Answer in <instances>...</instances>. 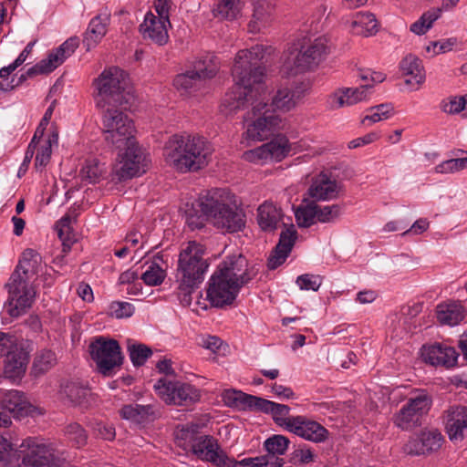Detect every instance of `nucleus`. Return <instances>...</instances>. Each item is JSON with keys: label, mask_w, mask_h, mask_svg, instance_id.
<instances>
[{"label": "nucleus", "mask_w": 467, "mask_h": 467, "mask_svg": "<svg viewBox=\"0 0 467 467\" xmlns=\"http://www.w3.org/2000/svg\"><path fill=\"white\" fill-rule=\"evenodd\" d=\"M297 238V233L292 224L290 227L285 228L281 234L279 242L276 244L275 248L282 250L287 254H290L296 240Z\"/></svg>", "instance_id": "obj_56"}, {"label": "nucleus", "mask_w": 467, "mask_h": 467, "mask_svg": "<svg viewBox=\"0 0 467 467\" xmlns=\"http://www.w3.org/2000/svg\"><path fill=\"white\" fill-rule=\"evenodd\" d=\"M243 7L242 0H217L215 16L228 20L238 17Z\"/></svg>", "instance_id": "obj_42"}, {"label": "nucleus", "mask_w": 467, "mask_h": 467, "mask_svg": "<svg viewBox=\"0 0 467 467\" xmlns=\"http://www.w3.org/2000/svg\"><path fill=\"white\" fill-rule=\"evenodd\" d=\"M56 363L57 358L55 353L49 349H43L35 358L32 373L35 376L42 375L54 367Z\"/></svg>", "instance_id": "obj_41"}, {"label": "nucleus", "mask_w": 467, "mask_h": 467, "mask_svg": "<svg viewBox=\"0 0 467 467\" xmlns=\"http://www.w3.org/2000/svg\"><path fill=\"white\" fill-rule=\"evenodd\" d=\"M341 186L327 174L320 173L315 177L307 192L313 201H330L337 198Z\"/></svg>", "instance_id": "obj_25"}, {"label": "nucleus", "mask_w": 467, "mask_h": 467, "mask_svg": "<svg viewBox=\"0 0 467 467\" xmlns=\"http://www.w3.org/2000/svg\"><path fill=\"white\" fill-rule=\"evenodd\" d=\"M152 414L153 408L150 405L127 404L119 410L122 419L137 424L148 420Z\"/></svg>", "instance_id": "obj_38"}, {"label": "nucleus", "mask_w": 467, "mask_h": 467, "mask_svg": "<svg viewBox=\"0 0 467 467\" xmlns=\"http://www.w3.org/2000/svg\"><path fill=\"white\" fill-rule=\"evenodd\" d=\"M281 218V210L272 202H265L258 208V223L264 231H275L277 228Z\"/></svg>", "instance_id": "obj_33"}, {"label": "nucleus", "mask_w": 467, "mask_h": 467, "mask_svg": "<svg viewBox=\"0 0 467 467\" xmlns=\"http://www.w3.org/2000/svg\"><path fill=\"white\" fill-rule=\"evenodd\" d=\"M289 254L275 248L267 261V266L269 269L274 270L285 263Z\"/></svg>", "instance_id": "obj_63"}, {"label": "nucleus", "mask_w": 467, "mask_h": 467, "mask_svg": "<svg viewBox=\"0 0 467 467\" xmlns=\"http://www.w3.org/2000/svg\"><path fill=\"white\" fill-rule=\"evenodd\" d=\"M441 9H431L422 14V16L410 25V31L416 35L425 34L431 26L432 24L441 16Z\"/></svg>", "instance_id": "obj_43"}, {"label": "nucleus", "mask_w": 467, "mask_h": 467, "mask_svg": "<svg viewBox=\"0 0 467 467\" xmlns=\"http://www.w3.org/2000/svg\"><path fill=\"white\" fill-rule=\"evenodd\" d=\"M17 457L21 460L17 467H60L54 450L34 438L22 441L17 450Z\"/></svg>", "instance_id": "obj_12"}, {"label": "nucleus", "mask_w": 467, "mask_h": 467, "mask_svg": "<svg viewBox=\"0 0 467 467\" xmlns=\"http://www.w3.org/2000/svg\"><path fill=\"white\" fill-rule=\"evenodd\" d=\"M78 47V39L77 37H70L67 39L57 49L49 53L48 57L42 59L35 66L27 69L26 74H22L19 81L16 84L22 82L27 78H33L39 74H48L60 66L68 57H70L77 47Z\"/></svg>", "instance_id": "obj_15"}, {"label": "nucleus", "mask_w": 467, "mask_h": 467, "mask_svg": "<svg viewBox=\"0 0 467 467\" xmlns=\"http://www.w3.org/2000/svg\"><path fill=\"white\" fill-rule=\"evenodd\" d=\"M165 276V271L157 261H153L148 265L146 271L141 275V279L146 285H158L162 283Z\"/></svg>", "instance_id": "obj_49"}, {"label": "nucleus", "mask_w": 467, "mask_h": 467, "mask_svg": "<svg viewBox=\"0 0 467 467\" xmlns=\"http://www.w3.org/2000/svg\"><path fill=\"white\" fill-rule=\"evenodd\" d=\"M351 30L356 35L371 36L378 32V23L372 13L358 12L354 16Z\"/></svg>", "instance_id": "obj_36"}, {"label": "nucleus", "mask_w": 467, "mask_h": 467, "mask_svg": "<svg viewBox=\"0 0 467 467\" xmlns=\"http://www.w3.org/2000/svg\"><path fill=\"white\" fill-rule=\"evenodd\" d=\"M288 438L283 435H274L265 441V448L271 455H283L289 445Z\"/></svg>", "instance_id": "obj_52"}, {"label": "nucleus", "mask_w": 467, "mask_h": 467, "mask_svg": "<svg viewBox=\"0 0 467 467\" xmlns=\"http://www.w3.org/2000/svg\"><path fill=\"white\" fill-rule=\"evenodd\" d=\"M431 405V397L427 393H420L410 398L408 402L394 415L395 426L402 431H411L421 425V418Z\"/></svg>", "instance_id": "obj_14"}, {"label": "nucleus", "mask_w": 467, "mask_h": 467, "mask_svg": "<svg viewBox=\"0 0 467 467\" xmlns=\"http://www.w3.org/2000/svg\"><path fill=\"white\" fill-rule=\"evenodd\" d=\"M302 94L303 92L298 88H281L272 99V103H268L269 109L272 110V109H275L283 111H288L295 108L297 101L302 97Z\"/></svg>", "instance_id": "obj_34"}, {"label": "nucleus", "mask_w": 467, "mask_h": 467, "mask_svg": "<svg viewBox=\"0 0 467 467\" xmlns=\"http://www.w3.org/2000/svg\"><path fill=\"white\" fill-rule=\"evenodd\" d=\"M2 405L16 416H23L30 412V406L25 400L23 393L18 390L7 391L2 400Z\"/></svg>", "instance_id": "obj_37"}, {"label": "nucleus", "mask_w": 467, "mask_h": 467, "mask_svg": "<svg viewBox=\"0 0 467 467\" xmlns=\"http://www.w3.org/2000/svg\"><path fill=\"white\" fill-rule=\"evenodd\" d=\"M400 70L407 78L408 85H420L425 80V73L421 61L413 55L405 57L400 62Z\"/></svg>", "instance_id": "obj_31"}, {"label": "nucleus", "mask_w": 467, "mask_h": 467, "mask_svg": "<svg viewBox=\"0 0 467 467\" xmlns=\"http://www.w3.org/2000/svg\"><path fill=\"white\" fill-rule=\"evenodd\" d=\"M166 161L176 170L186 172L202 169L208 163L211 149L202 137L175 134L166 142Z\"/></svg>", "instance_id": "obj_3"}, {"label": "nucleus", "mask_w": 467, "mask_h": 467, "mask_svg": "<svg viewBox=\"0 0 467 467\" xmlns=\"http://www.w3.org/2000/svg\"><path fill=\"white\" fill-rule=\"evenodd\" d=\"M443 440V436L438 430H424L409 439L403 446V451L415 456L429 454L438 451Z\"/></svg>", "instance_id": "obj_18"}, {"label": "nucleus", "mask_w": 467, "mask_h": 467, "mask_svg": "<svg viewBox=\"0 0 467 467\" xmlns=\"http://www.w3.org/2000/svg\"><path fill=\"white\" fill-rule=\"evenodd\" d=\"M272 415L274 421L280 427L289 431V424L294 420L290 417V407L285 404L275 403L273 401V406L270 407L268 411Z\"/></svg>", "instance_id": "obj_47"}, {"label": "nucleus", "mask_w": 467, "mask_h": 467, "mask_svg": "<svg viewBox=\"0 0 467 467\" xmlns=\"http://www.w3.org/2000/svg\"><path fill=\"white\" fill-rule=\"evenodd\" d=\"M89 352L99 371L105 376L122 364L120 347L115 339L96 337L89 344Z\"/></svg>", "instance_id": "obj_13"}, {"label": "nucleus", "mask_w": 467, "mask_h": 467, "mask_svg": "<svg viewBox=\"0 0 467 467\" xmlns=\"http://www.w3.org/2000/svg\"><path fill=\"white\" fill-rule=\"evenodd\" d=\"M201 461L210 462L215 467H229L230 457L222 449L218 440L211 435H202L192 450Z\"/></svg>", "instance_id": "obj_17"}, {"label": "nucleus", "mask_w": 467, "mask_h": 467, "mask_svg": "<svg viewBox=\"0 0 467 467\" xmlns=\"http://www.w3.org/2000/svg\"><path fill=\"white\" fill-rule=\"evenodd\" d=\"M224 403L239 410H254L268 413L273 401L244 393L240 390L227 389L223 393Z\"/></svg>", "instance_id": "obj_20"}, {"label": "nucleus", "mask_w": 467, "mask_h": 467, "mask_svg": "<svg viewBox=\"0 0 467 467\" xmlns=\"http://www.w3.org/2000/svg\"><path fill=\"white\" fill-rule=\"evenodd\" d=\"M41 255L34 249H26L14 271H18L24 278L31 279L38 272Z\"/></svg>", "instance_id": "obj_35"}, {"label": "nucleus", "mask_w": 467, "mask_h": 467, "mask_svg": "<svg viewBox=\"0 0 467 467\" xmlns=\"http://www.w3.org/2000/svg\"><path fill=\"white\" fill-rule=\"evenodd\" d=\"M436 317L442 325L456 326L465 317L463 306L457 302L439 304L436 308Z\"/></svg>", "instance_id": "obj_32"}, {"label": "nucleus", "mask_w": 467, "mask_h": 467, "mask_svg": "<svg viewBox=\"0 0 467 467\" xmlns=\"http://www.w3.org/2000/svg\"><path fill=\"white\" fill-rule=\"evenodd\" d=\"M134 313V306L128 302H112L109 306V314L116 318L130 317Z\"/></svg>", "instance_id": "obj_58"}, {"label": "nucleus", "mask_w": 467, "mask_h": 467, "mask_svg": "<svg viewBox=\"0 0 467 467\" xmlns=\"http://www.w3.org/2000/svg\"><path fill=\"white\" fill-rule=\"evenodd\" d=\"M284 460L271 454L259 457V467H282Z\"/></svg>", "instance_id": "obj_64"}, {"label": "nucleus", "mask_w": 467, "mask_h": 467, "mask_svg": "<svg viewBox=\"0 0 467 467\" xmlns=\"http://www.w3.org/2000/svg\"><path fill=\"white\" fill-rule=\"evenodd\" d=\"M264 145L269 161H280L285 158L290 151V144L285 136H277Z\"/></svg>", "instance_id": "obj_40"}, {"label": "nucleus", "mask_w": 467, "mask_h": 467, "mask_svg": "<svg viewBox=\"0 0 467 467\" xmlns=\"http://www.w3.org/2000/svg\"><path fill=\"white\" fill-rule=\"evenodd\" d=\"M342 213V206L339 204L321 206L317 204V222L332 223Z\"/></svg>", "instance_id": "obj_55"}, {"label": "nucleus", "mask_w": 467, "mask_h": 467, "mask_svg": "<svg viewBox=\"0 0 467 467\" xmlns=\"http://www.w3.org/2000/svg\"><path fill=\"white\" fill-rule=\"evenodd\" d=\"M372 85L363 84L358 88H341L329 97V105L332 109L349 107L368 99Z\"/></svg>", "instance_id": "obj_23"}, {"label": "nucleus", "mask_w": 467, "mask_h": 467, "mask_svg": "<svg viewBox=\"0 0 467 467\" xmlns=\"http://www.w3.org/2000/svg\"><path fill=\"white\" fill-rule=\"evenodd\" d=\"M99 99V107L117 104L122 106L129 103L130 93L126 91L128 75L119 67L104 69L95 81Z\"/></svg>", "instance_id": "obj_5"}, {"label": "nucleus", "mask_w": 467, "mask_h": 467, "mask_svg": "<svg viewBox=\"0 0 467 467\" xmlns=\"http://www.w3.org/2000/svg\"><path fill=\"white\" fill-rule=\"evenodd\" d=\"M28 360V353L24 348H19L15 352L9 353L5 359V376L11 379H21L26 373Z\"/></svg>", "instance_id": "obj_29"}, {"label": "nucleus", "mask_w": 467, "mask_h": 467, "mask_svg": "<svg viewBox=\"0 0 467 467\" xmlns=\"http://www.w3.org/2000/svg\"><path fill=\"white\" fill-rule=\"evenodd\" d=\"M328 53L329 47L327 39L318 37L301 46L296 56L287 58L284 67L291 75L311 71L326 59Z\"/></svg>", "instance_id": "obj_8"}, {"label": "nucleus", "mask_w": 467, "mask_h": 467, "mask_svg": "<svg viewBox=\"0 0 467 467\" xmlns=\"http://www.w3.org/2000/svg\"><path fill=\"white\" fill-rule=\"evenodd\" d=\"M65 435L73 446L80 448L87 443L86 431L78 423H70L65 428Z\"/></svg>", "instance_id": "obj_51"}, {"label": "nucleus", "mask_w": 467, "mask_h": 467, "mask_svg": "<svg viewBox=\"0 0 467 467\" xmlns=\"http://www.w3.org/2000/svg\"><path fill=\"white\" fill-rule=\"evenodd\" d=\"M109 14H99L89 22L83 40L87 49L94 47L106 35L109 24Z\"/></svg>", "instance_id": "obj_30"}, {"label": "nucleus", "mask_w": 467, "mask_h": 467, "mask_svg": "<svg viewBox=\"0 0 467 467\" xmlns=\"http://www.w3.org/2000/svg\"><path fill=\"white\" fill-rule=\"evenodd\" d=\"M19 348H23V345L19 342V338L16 335L0 331L1 356L7 357L9 353L15 352Z\"/></svg>", "instance_id": "obj_54"}, {"label": "nucleus", "mask_w": 467, "mask_h": 467, "mask_svg": "<svg viewBox=\"0 0 467 467\" xmlns=\"http://www.w3.org/2000/svg\"><path fill=\"white\" fill-rule=\"evenodd\" d=\"M205 246L196 241L182 244L178 255L175 281L178 296L183 306H190L192 294L202 284L210 263Z\"/></svg>", "instance_id": "obj_2"}, {"label": "nucleus", "mask_w": 467, "mask_h": 467, "mask_svg": "<svg viewBox=\"0 0 467 467\" xmlns=\"http://www.w3.org/2000/svg\"><path fill=\"white\" fill-rule=\"evenodd\" d=\"M93 433L96 437L107 441H112L115 438V429L102 421H97L92 425Z\"/></svg>", "instance_id": "obj_59"}, {"label": "nucleus", "mask_w": 467, "mask_h": 467, "mask_svg": "<svg viewBox=\"0 0 467 467\" xmlns=\"http://www.w3.org/2000/svg\"><path fill=\"white\" fill-rule=\"evenodd\" d=\"M296 283L301 290L317 291L322 284V277L317 275L305 274L299 275Z\"/></svg>", "instance_id": "obj_57"}, {"label": "nucleus", "mask_w": 467, "mask_h": 467, "mask_svg": "<svg viewBox=\"0 0 467 467\" xmlns=\"http://www.w3.org/2000/svg\"><path fill=\"white\" fill-rule=\"evenodd\" d=\"M270 50V47L255 45L236 54L232 68V75L236 81L234 90L223 99V105L228 107L229 111L251 107V110L244 116L246 130L244 137L247 140H268L281 129L280 117L269 109V99L263 82V59Z\"/></svg>", "instance_id": "obj_1"}, {"label": "nucleus", "mask_w": 467, "mask_h": 467, "mask_svg": "<svg viewBox=\"0 0 467 467\" xmlns=\"http://www.w3.org/2000/svg\"><path fill=\"white\" fill-rule=\"evenodd\" d=\"M259 270L258 265L251 264L244 254H234L227 255L214 272L243 287L259 274Z\"/></svg>", "instance_id": "obj_11"}, {"label": "nucleus", "mask_w": 467, "mask_h": 467, "mask_svg": "<svg viewBox=\"0 0 467 467\" xmlns=\"http://www.w3.org/2000/svg\"><path fill=\"white\" fill-rule=\"evenodd\" d=\"M193 69L201 80L212 78L219 70V60L215 55L207 53L195 62Z\"/></svg>", "instance_id": "obj_39"}, {"label": "nucleus", "mask_w": 467, "mask_h": 467, "mask_svg": "<svg viewBox=\"0 0 467 467\" xmlns=\"http://www.w3.org/2000/svg\"><path fill=\"white\" fill-rule=\"evenodd\" d=\"M168 26H171L170 20L166 21L150 11L145 15L144 21L140 26V32L143 39L163 46L169 40Z\"/></svg>", "instance_id": "obj_21"}, {"label": "nucleus", "mask_w": 467, "mask_h": 467, "mask_svg": "<svg viewBox=\"0 0 467 467\" xmlns=\"http://www.w3.org/2000/svg\"><path fill=\"white\" fill-rule=\"evenodd\" d=\"M60 397L68 405L86 408L89 403L90 390L79 382L69 381L61 386Z\"/></svg>", "instance_id": "obj_27"}, {"label": "nucleus", "mask_w": 467, "mask_h": 467, "mask_svg": "<svg viewBox=\"0 0 467 467\" xmlns=\"http://www.w3.org/2000/svg\"><path fill=\"white\" fill-rule=\"evenodd\" d=\"M199 206L213 226L224 233H238L245 226L244 211L232 202L231 196L224 190L208 192L200 197Z\"/></svg>", "instance_id": "obj_4"}, {"label": "nucleus", "mask_w": 467, "mask_h": 467, "mask_svg": "<svg viewBox=\"0 0 467 467\" xmlns=\"http://www.w3.org/2000/svg\"><path fill=\"white\" fill-rule=\"evenodd\" d=\"M446 431L451 441H461L467 435V408L451 407L446 411Z\"/></svg>", "instance_id": "obj_26"}, {"label": "nucleus", "mask_w": 467, "mask_h": 467, "mask_svg": "<svg viewBox=\"0 0 467 467\" xmlns=\"http://www.w3.org/2000/svg\"><path fill=\"white\" fill-rule=\"evenodd\" d=\"M102 133L108 145L121 150L135 140L132 120L122 110L108 108L102 114Z\"/></svg>", "instance_id": "obj_6"}, {"label": "nucleus", "mask_w": 467, "mask_h": 467, "mask_svg": "<svg viewBox=\"0 0 467 467\" xmlns=\"http://www.w3.org/2000/svg\"><path fill=\"white\" fill-rule=\"evenodd\" d=\"M465 106V99L463 97H454L447 101H442L441 109L445 113L456 114L463 111Z\"/></svg>", "instance_id": "obj_60"}, {"label": "nucleus", "mask_w": 467, "mask_h": 467, "mask_svg": "<svg viewBox=\"0 0 467 467\" xmlns=\"http://www.w3.org/2000/svg\"><path fill=\"white\" fill-rule=\"evenodd\" d=\"M275 20V5L271 0H252V15L248 23L250 33H260Z\"/></svg>", "instance_id": "obj_22"}, {"label": "nucleus", "mask_w": 467, "mask_h": 467, "mask_svg": "<svg viewBox=\"0 0 467 467\" xmlns=\"http://www.w3.org/2000/svg\"><path fill=\"white\" fill-rule=\"evenodd\" d=\"M296 218L300 227H309L317 221V203L312 201L296 212Z\"/></svg>", "instance_id": "obj_45"}, {"label": "nucleus", "mask_w": 467, "mask_h": 467, "mask_svg": "<svg viewBox=\"0 0 467 467\" xmlns=\"http://www.w3.org/2000/svg\"><path fill=\"white\" fill-rule=\"evenodd\" d=\"M173 6L172 0H153V7L159 16L166 21L170 20V12Z\"/></svg>", "instance_id": "obj_62"}, {"label": "nucleus", "mask_w": 467, "mask_h": 467, "mask_svg": "<svg viewBox=\"0 0 467 467\" xmlns=\"http://www.w3.org/2000/svg\"><path fill=\"white\" fill-rule=\"evenodd\" d=\"M368 111L369 113L367 114L361 120L362 124L364 125H366L367 121H368V124H373L390 118L393 114V108L390 104H379L378 106L369 108Z\"/></svg>", "instance_id": "obj_48"}, {"label": "nucleus", "mask_w": 467, "mask_h": 467, "mask_svg": "<svg viewBox=\"0 0 467 467\" xmlns=\"http://www.w3.org/2000/svg\"><path fill=\"white\" fill-rule=\"evenodd\" d=\"M244 159L245 161L254 162V163H263V162L269 161V158L266 154V150H265L264 144L260 147L254 149V150L245 151L244 153Z\"/></svg>", "instance_id": "obj_61"}, {"label": "nucleus", "mask_w": 467, "mask_h": 467, "mask_svg": "<svg viewBox=\"0 0 467 467\" xmlns=\"http://www.w3.org/2000/svg\"><path fill=\"white\" fill-rule=\"evenodd\" d=\"M202 80L198 77L194 69L187 71L182 74H179L174 81V87L177 89L188 91L192 88L196 87Z\"/></svg>", "instance_id": "obj_53"}, {"label": "nucleus", "mask_w": 467, "mask_h": 467, "mask_svg": "<svg viewBox=\"0 0 467 467\" xmlns=\"http://www.w3.org/2000/svg\"><path fill=\"white\" fill-rule=\"evenodd\" d=\"M241 288L214 272L208 281L207 299L213 306L223 307L235 300Z\"/></svg>", "instance_id": "obj_16"}, {"label": "nucleus", "mask_w": 467, "mask_h": 467, "mask_svg": "<svg viewBox=\"0 0 467 467\" xmlns=\"http://www.w3.org/2000/svg\"><path fill=\"white\" fill-rule=\"evenodd\" d=\"M288 431L315 443L324 442L329 435L328 431L319 422L301 415L294 417Z\"/></svg>", "instance_id": "obj_19"}, {"label": "nucleus", "mask_w": 467, "mask_h": 467, "mask_svg": "<svg viewBox=\"0 0 467 467\" xmlns=\"http://www.w3.org/2000/svg\"><path fill=\"white\" fill-rule=\"evenodd\" d=\"M14 271L5 284L7 299L5 308L11 317H18L32 307L36 291L30 279Z\"/></svg>", "instance_id": "obj_7"}, {"label": "nucleus", "mask_w": 467, "mask_h": 467, "mask_svg": "<svg viewBox=\"0 0 467 467\" xmlns=\"http://www.w3.org/2000/svg\"><path fill=\"white\" fill-rule=\"evenodd\" d=\"M57 135L54 134L37 149L35 160V167L37 171H43L49 163L52 154V143L57 142Z\"/></svg>", "instance_id": "obj_46"}, {"label": "nucleus", "mask_w": 467, "mask_h": 467, "mask_svg": "<svg viewBox=\"0 0 467 467\" xmlns=\"http://www.w3.org/2000/svg\"><path fill=\"white\" fill-rule=\"evenodd\" d=\"M128 352L132 364L140 367L152 355L151 349L144 344H133L128 346Z\"/></svg>", "instance_id": "obj_50"}, {"label": "nucleus", "mask_w": 467, "mask_h": 467, "mask_svg": "<svg viewBox=\"0 0 467 467\" xmlns=\"http://www.w3.org/2000/svg\"><path fill=\"white\" fill-rule=\"evenodd\" d=\"M421 355L425 362L446 368L454 367L459 357L454 348L443 344L423 347Z\"/></svg>", "instance_id": "obj_24"}, {"label": "nucleus", "mask_w": 467, "mask_h": 467, "mask_svg": "<svg viewBox=\"0 0 467 467\" xmlns=\"http://www.w3.org/2000/svg\"><path fill=\"white\" fill-rule=\"evenodd\" d=\"M205 427L202 422H188L179 425L175 431L176 444L186 451H192L199 438L201 431Z\"/></svg>", "instance_id": "obj_28"}, {"label": "nucleus", "mask_w": 467, "mask_h": 467, "mask_svg": "<svg viewBox=\"0 0 467 467\" xmlns=\"http://www.w3.org/2000/svg\"><path fill=\"white\" fill-rule=\"evenodd\" d=\"M160 398L169 405L191 406L201 399V391L195 386L179 381L160 379L154 385Z\"/></svg>", "instance_id": "obj_10"}, {"label": "nucleus", "mask_w": 467, "mask_h": 467, "mask_svg": "<svg viewBox=\"0 0 467 467\" xmlns=\"http://www.w3.org/2000/svg\"><path fill=\"white\" fill-rule=\"evenodd\" d=\"M118 154L112 169V181L123 182L146 171V156L136 140L125 144Z\"/></svg>", "instance_id": "obj_9"}, {"label": "nucleus", "mask_w": 467, "mask_h": 467, "mask_svg": "<svg viewBox=\"0 0 467 467\" xmlns=\"http://www.w3.org/2000/svg\"><path fill=\"white\" fill-rule=\"evenodd\" d=\"M105 172L104 164H101L97 159H88L80 170L82 180L89 183L97 182Z\"/></svg>", "instance_id": "obj_44"}]
</instances>
